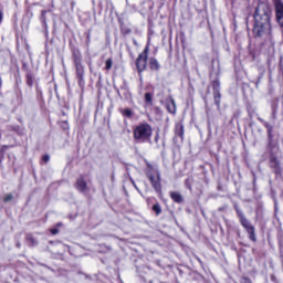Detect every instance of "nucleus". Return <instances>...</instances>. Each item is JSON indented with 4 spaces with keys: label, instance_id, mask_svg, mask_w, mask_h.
Here are the masks:
<instances>
[{
    "label": "nucleus",
    "instance_id": "obj_20",
    "mask_svg": "<svg viewBox=\"0 0 283 283\" xmlns=\"http://www.w3.org/2000/svg\"><path fill=\"white\" fill-rule=\"evenodd\" d=\"M27 85H29V87L34 85V76H32V74H27Z\"/></svg>",
    "mask_w": 283,
    "mask_h": 283
},
{
    "label": "nucleus",
    "instance_id": "obj_42",
    "mask_svg": "<svg viewBox=\"0 0 283 283\" xmlns=\"http://www.w3.org/2000/svg\"><path fill=\"white\" fill-rule=\"evenodd\" d=\"M188 189H191V186H188Z\"/></svg>",
    "mask_w": 283,
    "mask_h": 283
},
{
    "label": "nucleus",
    "instance_id": "obj_14",
    "mask_svg": "<svg viewBox=\"0 0 283 283\" xmlns=\"http://www.w3.org/2000/svg\"><path fill=\"white\" fill-rule=\"evenodd\" d=\"M167 111L169 114H176V101L174 98L167 102Z\"/></svg>",
    "mask_w": 283,
    "mask_h": 283
},
{
    "label": "nucleus",
    "instance_id": "obj_17",
    "mask_svg": "<svg viewBox=\"0 0 283 283\" xmlns=\"http://www.w3.org/2000/svg\"><path fill=\"white\" fill-rule=\"evenodd\" d=\"M122 116L125 118H132V116H134V111H132V108H125L122 111Z\"/></svg>",
    "mask_w": 283,
    "mask_h": 283
},
{
    "label": "nucleus",
    "instance_id": "obj_32",
    "mask_svg": "<svg viewBox=\"0 0 283 283\" xmlns=\"http://www.w3.org/2000/svg\"><path fill=\"white\" fill-rule=\"evenodd\" d=\"M258 122L262 123V125H264V123H266V120L262 119V117H258Z\"/></svg>",
    "mask_w": 283,
    "mask_h": 283
},
{
    "label": "nucleus",
    "instance_id": "obj_27",
    "mask_svg": "<svg viewBox=\"0 0 283 283\" xmlns=\"http://www.w3.org/2000/svg\"><path fill=\"white\" fill-rule=\"evenodd\" d=\"M263 126L265 127L266 130L273 127V125H270L269 122H263Z\"/></svg>",
    "mask_w": 283,
    "mask_h": 283
},
{
    "label": "nucleus",
    "instance_id": "obj_15",
    "mask_svg": "<svg viewBox=\"0 0 283 283\" xmlns=\"http://www.w3.org/2000/svg\"><path fill=\"white\" fill-rule=\"evenodd\" d=\"M144 99H145V104H146L148 107H151V105H154V94H151V93H145Z\"/></svg>",
    "mask_w": 283,
    "mask_h": 283
},
{
    "label": "nucleus",
    "instance_id": "obj_29",
    "mask_svg": "<svg viewBox=\"0 0 283 283\" xmlns=\"http://www.w3.org/2000/svg\"><path fill=\"white\" fill-rule=\"evenodd\" d=\"M241 283H253V282H251V279L249 277H242Z\"/></svg>",
    "mask_w": 283,
    "mask_h": 283
},
{
    "label": "nucleus",
    "instance_id": "obj_31",
    "mask_svg": "<svg viewBox=\"0 0 283 283\" xmlns=\"http://www.w3.org/2000/svg\"><path fill=\"white\" fill-rule=\"evenodd\" d=\"M51 233H52V235H56V233H59V229H52Z\"/></svg>",
    "mask_w": 283,
    "mask_h": 283
},
{
    "label": "nucleus",
    "instance_id": "obj_13",
    "mask_svg": "<svg viewBox=\"0 0 283 283\" xmlns=\"http://www.w3.org/2000/svg\"><path fill=\"white\" fill-rule=\"evenodd\" d=\"M74 65L76 70V76H85V69L83 67L82 62H77Z\"/></svg>",
    "mask_w": 283,
    "mask_h": 283
},
{
    "label": "nucleus",
    "instance_id": "obj_33",
    "mask_svg": "<svg viewBox=\"0 0 283 283\" xmlns=\"http://www.w3.org/2000/svg\"><path fill=\"white\" fill-rule=\"evenodd\" d=\"M266 132H268V134H273V126H272V128H268Z\"/></svg>",
    "mask_w": 283,
    "mask_h": 283
},
{
    "label": "nucleus",
    "instance_id": "obj_12",
    "mask_svg": "<svg viewBox=\"0 0 283 283\" xmlns=\"http://www.w3.org/2000/svg\"><path fill=\"white\" fill-rule=\"evenodd\" d=\"M175 134L176 136H179V138H181L182 140L185 138V126H182L181 124H177L175 128Z\"/></svg>",
    "mask_w": 283,
    "mask_h": 283
},
{
    "label": "nucleus",
    "instance_id": "obj_38",
    "mask_svg": "<svg viewBox=\"0 0 283 283\" xmlns=\"http://www.w3.org/2000/svg\"><path fill=\"white\" fill-rule=\"evenodd\" d=\"M17 248H18V249H21V243H17Z\"/></svg>",
    "mask_w": 283,
    "mask_h": 283
},
{
    "label": "nucleus",
    "instance_id": "obj_34",
    "mask_svg": "<svg viewBox=\"0 0 283 283\" xmlns=\"http://www.w3.org/2000/svg\"><path fill=\"white\" fill-rule=\"evenodd\" d=\"M2 86H3V80H1V76H0V90Z\"/></svg>",
    "mask_w": 283,
    "mask_h": 283
},
{
    "label": "nucleus",
    "instance_id": "obj_41",
    "mask_svg": "<svg viewBox=\"0 0 283 283\" xmlns=\"http://www.w3.org/2000/svg\"><path fill=\"white\" fill-rule=\"evenodd\" d=\"M1 163H2V159H1V157H0V165H1Z\"/></svg>",
    "mask_w": 283,
    "mask_h": 283
},
{
    "label": "nucleus",
    "instance_id": "obj_5",
    "mask_svg": "<svg viewBox=\"0 0 283 283\" xmlns=\"http://www.w3.org/2000/svg\"><path fill=\"white\" fill-rule=\"evenodd\" d=\"M148 55H149V46H146L136 60V67H137V71L139 72V74L142 72H145V70H147Z\"/></svg>",
    "mask_w": 283,
    "mask_h": 283
},
{
    "label": "nucleus",
    "instance_id": "obj_23",
    "mask_svg": "<svg viewBox=\"0 0 283 283\" xmlns=\"http://www.w3.org/2000/svg\"><path fill=\"white\" fill-rule=\"evenodd\" d=\"M268 147L269 149H271L272 145H273V133H268Z\"/></svg>",
    "mask_w": 283,
    "mask_h": 283
},
{
    "label": "nucleus",
    "instance_id": "obj_2",
    "mask_svg": "<svg viewBox=\"0 0 283 283\" xmlns=\"http://www.w3.org/2000/svg\"><path fill=\"white\" fill-rule=\"evenodd\" d=\"M154 135V128L148 123H142L133 129V138L135 143H151V136Z\"/></svg>",
    "mask_w": 283,
    "mask_h": 283
},
{
    "label": "nucleus",
    "instance_id": "obj_21",
    "mask_svg": "<svg viewBox=\"0 0 283 283\" xmlns=\"http://www.w3.org/2000/svg\"><path fill=\"white\" fill-rule=\"evenodd\" d=\"M80 87H85V75H77Z\"/></svg>",
    "mask_w": 283,
    "mask_h": 283
},
{
    "label": "nucleus",
    "instance_id": "obj_37",
    "mask_svg": "<svg viewBox=\"0 0 283 283\" xmlns=\"http://www.w3.org/2000/svg\"><path fill=\"white\" fill-rule=\"evenodd\" d=\"M226 207H220L219 211H224Z\"/></svg>",
    "mask_w": 283,
    "mask_h": 283
},
{
    "label": "nucleus",
    "instance_id": "obj_18",
    "mask_svg": "<svg viewBox=\"0 0 283 283\" xmlns=\"http://www.w3.org/2000/svg\"><path fill=\"white\" fill-rule=\"evenodd\" d=\"M153 211L156 212V216H160L163 213V208L160 207V203H155L153 206Z\"/></svg>",
    "mask_w": 283,
    "mask_h": 283
},
{
    "label": "nucleus",
    "instance_id": "obj_26",
    "mask_svg": "<svg viewBox=\"0 0 283 283\" xmlns=\"http://www.w3.org/2000/svg\"><path fill=\"white\" fill-rule=\"evenodd\" d=\"M12 198H13L12 193L4 196V202H10V200H12Z\"/></svg>",
    "mask_w": 283,
    "mask_h": 283
},
{
    "label": "nucleus",
    "instance_id": "obj_39",
    "mask_svg": "<svg viewBox=\"0 0 283 283\" xmlns=\"http://www.w3.org/2000/svg\"><path fill=\"white\" fill-rule=\"evenodd\" d=\"M135 189L140 193V189H138V188L136 187V185H135Z\"/></svg>",
    "mask_w": 283,
    "mask_h": 283
},
{
    "label": "nucleus",
    "instance_id": "obj_30",
    "mask_svg": "<svg viewBox=\"0 0 283 283\" xmlns=\"http://www.w3.org/2000/svg\"><path fill=\"white\" fill-rule=\"evenodd\" d=\"M3 23V10L0 9V25Z\"/></svg>",
    "mask_w": 283,
    "mask_h": 283
},
{
    "label": "nucleus",
    "instance_id": "obj_16",
    "mask_svg": "<svg viewBox=\"0 0 283 283\" xmlns=\"http://www.w3.org/2000/svg\"><path fill=\"white\" fill-rule=\"evenodd\" d=\"M25 240L29 242L30 247H36V244H39V241L32 234H27Z\"/></svg>",
    "mask_w": 283,
    "mask_h": 283
},
{
    "label": "nucleus",
    "instance_id": "obj_9",
    "mask_svg": "<svg viewBox=\"0 0 283 283\" xmlns=\"http://www.w3.org/2000/svg\"><path fill=\"white\" fill-rule=\"evenodd\" d=\"M75 188L80 193H85L87 191V182L83 178H78L75 184Z\"/></svg>",
    "mask_w": 283,
    "mask_h": 283
},
{
    "label": "nucleus",
    "instance_id": "obj_28",
    "mask_svg": "<svg viewBox=\"0 0 283 283\" xmlns=\"http://www.w3.org/2000/svg\"><path fill=\"white\" fill-rule=\"evenodd\" d=\"M43 163H50V155H44L42 157Z\"/></svg>",
    "mask_w": 283,
    "mask_h": 283
},
{
    "label": "nucleus",
    "instance_id": "obj_8",
    "mask_svg": "<svg viewBox=\"0 0 283 283\" xmlns=\"http://www.w3.org/2000/svg\"><path fill=\"white\" fill-rule=\"evenodd\" d=\"M275 17L279 25L283 28V2L282 0H276L274 4Z\"/></svg>",
    "mask_w": 283,
    "mask_h": 283
},
{
    "label": "nucleus",
    "instance_id": "obj_24",
    "mask_svg": "<svg viewBox=\"0 0 283 283\" xmlns=\"http://www.w3.org/2000/svg\"><path fill=\"white\" fill-rule=\"evenodd\" d=\"M45 14H48V11L42 10L40 20L42 21L43 25H45V21H46Z\"/></svg>",
    "mask_w": 283,
    "mask_h": 283
},
{
    "label": "nucleus",
    "instance_id": "obj_40",
    "mask_svg": "<svg viewBox=\"0 0 283 283\" xmlns=\"http://www.w3.org/2000/svg\"><path fill=\"white\" fill-rule=\"evenodd\" d=\"M2 149H8V146H2Z\"/></svg>",
    "mask_w": 283,
    "mask_h": 283
},
{
    "label": "nucleus",
    "instance_id": "obj_11",
    "mask_svg": "<svg viewBox=\"0 0 283 283\" xmlns=\"http://www.w3.org/2000/svg\"><path fill=\"white\" fill-rule=\"evenodd\" d=\"M149 67L154 72H158V70H160V63L158 60H156V57H149Z\"/></svg>",
    "mask_w": 283,
    "mask_h": 283
},
{
    "label": "nucleus",
    "instance_id": "obj_25",
    "mask_svg": "<svg viewBox=\"0 0 283 283\" xmlns=\"http://www.w3.org/2000/svg\"><path fill=\"white\" fill-rule=\"evenodd\" d=\"M112 65H113L112 59L106 60L105 69H106V70H112Z\"/></svg>",
    "mask_w": 283,
    "mask_h": 283
},
{
    "label": "nucleus",
    "instance_id": "obj_1",
    "mask_svg": "<svg viewBox=\"0 0 283 283\" xmlns=\"http://www.w3.org/2000/svg\"><path fill=\"white\" fill-rule=\"evenodd\" d=\"M253 34L254 36H264L266 34L269 41L275 43L271 31V9L264 2H260L255 8Z\"/></svg>",
    "mask_w": 283,
    "mask_h": 283
},
{
    "label": "nucleus",
    "instance_id": "obj_22",
    "mask_svg": "<svg viewBox=\"0 0 283 283\" xmlns=\"http://www.w3.org/2000/svg\"><path fill=\"white\" fill-rule=\"evenodd\" d=\"M234 210L237 212L238 218H242L241 216H244V212L238 207V203H234Z\"/></svg>",
    "mask_w": 283,
    "mask_h": 283
},
{
    "label": "nucleus",
    "instance_id": "obj_7",
    "mask_svg": "<svg viewBox=\"0 0 283 283\" xmlns=\"http://www.w3.org/2000/svg\"><path fill=\"white\" fill-rule=\"evenodd\" d=\"M270 167L271 169H273L276 176H280L282 174V166L280 165V160H277V157L273 155V150H270Z\"/></svg>",
    "mask_w": 283,
    "mask_h": 283
},
{
    "label": "nucleus",
    "instance_id": "obj_19",
    "mask_svg": "<svg viewBox=\"0 0 283 283\" xmlns=\"http://www.w3.org/2000/svg\"><path fill=\"white\" fill-rule=\"evenodd\" d=\"M73 59H74V64L76 63H82V57H81V53L80 52H74L73 53Z\"/></svg>",
    "mask_w": 283,
    "mask_h": 283
},
{
    "label": "nucleus",
    "instance_id": "obj_6",
    "mask_svg": "<svg viewBox=\"0 0 283 283\" xmlns=\"http://www.w3.org/2000/svg\"><path fill=\"white\" fill-rule=\"evenodd\" d=\"M212 90H213L214 104L217 105L218 108H220L222 95L220 94V80L219 78H216L212 81Z\"/></svg>",
    "mask_w": 283,
    "mask_h": 283
},
{
    "label": "nucleus",
    "instance_id": "obj_4",
    "mask_svg": "<svg viewBox=\"0 0 283 283\" xmlns=\"http://www.w3.org/2000/svg\"><path fill=\"white\" fill-rule=\"evenodd\" d=\"M240 220V224L243 227V229H245L249 239L252 242H258V238L255 237V227H253V224H251V221H249V219H247V217L243 214L239 218Z\"/></svg>",
    "mask_w": 283,
    "mask_h": 283
},
{
    "label": "nucleus",
    "instance_id": "obj_36",
    "mask_svg": "<svg viewBox=\"0 0 283 283\" xmlns=\"http://www.w3.org/2000/svg\"><path fill=\"white\" fill-rule=\"evenodd\" d=\"M158 138H159V135L156 134V136H155V142H156V143H158Z\"/></svg>",
    "mask_w": 283,
    "mask_h": 283
},
{
    "label": "nucleus",
    "instance_id": "obj_35",
    "mask_svg": "<svg viewBox=\"0 0 283 283\" xmlns=\"http://www.w3.org/2000/svg\"><path fill=\"white\" fill-rule=\"evenodd\" d=\"M272 118L275 120V111L272 112Z\"/></svg>",
    "mask_w": 283,
    "mask_h": 283
},
{
    "label": "nucleus",
    "instance_id": "obj_10",
    "mask_svg": "<svg viewBox=\"0 0 283 283\" xmlns=\"http://www.w3.org/2000/svg\"><path fill=\"white\" fill-rule=\"evenodd\" d=\"M170 198H171V200H174V202H177V205H182V202L185 200L182 198V195H180V192H176V191L170 192Z\"/></svg>",
    "mask_w": 283,
    "mask_h": 283
},
{
    "label": "nucleus",
    "instance_id": "obj_3",
    "mask_svg": "<svg viewBox=\"0 0 283 283\" xmlns=\"http://www.w3.org/2000/svg\"><path fill=\"white\" fill-rule=\"evenodd\" d=\"M146 176L150 181L153 189H155L157 193H163V185L160 184V171L155 168H149L146 171Z\"/></svg>",
    "mask_w": 283,
    "mask_h": 283
}]
</instances>
